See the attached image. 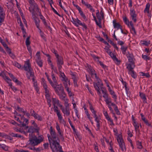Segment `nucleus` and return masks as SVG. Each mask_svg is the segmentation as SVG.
<instances>
[{"mask_svg": "<svg viewBox=\"0 0 152 152\" xmlns=\"http://www.w3.org/2000/svg\"><path fill=\"white\" fill-rule=\"evenodd\" d=\"M150 7V4L149 3H148L147 4L144 10V12H147L148 14L149 13V9Z\"/></svg>", "mask_w": 152, "mask_h": 152, "instance_id": "f704fd0d", "label": "nucleus"}, {"mask_svg": "<svg viewBox=\"0 0 152 152\" xmlns=\"http://www.w3.org/2000/svg\"><path fill=\"white\" fill-rule=\"evenodd\" d=\"M110 47V46H109V47L105 46V47L104 48V49L106 52L107 53H109L111 51V50L109 49Z\"/></svg>", "mask_w": 152, "mask_h": 152, "instance_id": "6e6d98bb", "label": "nucleus"}, {"mask_svg": "<svg viewBox=\"0 0 152 152\" xmlns=\"http://www.w3.org/2000/svg\"><path fill=\"white\" fill-rule=\"evenodd\" d=\"M95 21L96 24L100 28H101L102 27L101 26V21H99L98 22L97 21V20L96 19L94 20Z\"/></svg>", "mask_w": 152, "mask_h": 152, "instance_id": "052dcab7", "label": "nucleus"}, {"mask_svg": "<svg viewBox=\"0 0 152 152\" xmlns=\"http://www.w3.org/2000/svg\"><path fill=\"white\" fill-rule=\"evenodd\" d=\"M113 23L114 26V28H116L117 30L121 28V27H122V26L119 23H117L116 22L115 20H113Z\"/></svg>", "mask_w": 152, "mask_h": 152, "instance_id": "2f4dec72", "label": "nucleus"}, {"mask_svg": "<svg viewBox=\"0 0 152 152\" xmlns=\"http://www.w3.org/2000/svg\"><path fill=\"white\" fill-rule=\"evenodd\" d=\"M117 140L122 151L123 152L126 151V148L122 135L119 134L117 138Z\"/></svg>", "mask_w": 152, "mask_h": 152, "instance_id": "20e7f679", "label": "nucleus"}, {"mask_svg": "<svg viewBox=\"0 0 152 152\" xmlns=\"http://www.w3.org/2000/svg\"><path fill=\"white\" fill-rule=\"evenodd\" d=\"M133 124L134 127L135 131L136 132H137L139 134H140V129H139V125L137 122L136 121L133 123Z\"/></svg>", "mask_w": 152, "mask_h": 152, "instance_id": "bb28decb", "label": "nucleus"}, {"mask_svg": "<svg viewBox=\"0 0 152 152\" xmlns=\"http://www.w3.org/2000/svg\"><path fill=\"white\" fill-rule=\"evenodd\" d=\"M54 105V111L56 113L57 116L58 117V120L60 121H64V119H62V117L61 116V113L60 111L58 110V108L57 106Z\"/></svg>", "mask_w": 152, "mask_h": 152, "instance_id": "2eb2a0df", "label": "nucleus"}, {"mask_svg": "<svg viewBox=\"0 0 152 152\" xmlns=\"http://www.w3.org/2000/svg\"><path fill=\"white\" fill-rule=\"evenodd\" d=\"M142 58L145 60L147 61L150 60V58L148 56L146 55H144L142 54Z\"/></svg>", "mask_w": 152, "mask_h": 152, "instance_id": "603ef678", "label": "nucleus"}, {"mask_svg": "<svg viewBox=\"0 0 152 152\" xmlns=\"http://www.w3.org/2000/svg\"><path fill=\"white\" fill-rule=\"evenodd\" d=\"M96 17L98 19L99 21H101L102 19H103L101 16L100 15V14H99L98 12V13H96Z\"/></svg>", "mask_w": 152, "mask_h": 152, "instance_id": "13d9d810", "label": "nucleus"}, {"mask_svg": "<svg viewBox=\"0 0 152 152\" xmlns=\"http://www.w3.org/2000/svg\"><path fill=\"white\" fill-rule=\"evenodd\" d=\"M26 129L27 130L26 132L27 133H29V134H34L33 133L36 132L38 133H39V128H35L33 126H31L28 127L27 126L26 128Z\"/></svg>", "mask_w": 152, "mask_h": 152, "instance_id": "423d86ee", "label": "nucleus"}, {"mask_svg": "<svg viewBox=\"0 0 152 152\" xmlns=\"http://www.w3.org/2000/svg\"><path fill=\"white\" fill-rule=\"evenodd\" d=\"M50 7H51L52 10L53 12L56 13V15L59 16H60V15L58 12L53 7H52V5L51 4V3L50 2Z\"/></svg>", "mask_w": 152, "mask_h": 152, "instance_id": "de8ad7c7", "label": "nucleus"}, {"mask_svg": "<svg viewBox=\"0 0 152 152\" xmlns=\"http://www.w3.org/2000/svg\"><path fill=\"white\" fill-rule=\"evenodd\" d=\"M9 86H10V88L14 91H17V89L15 87L13 86L12 85V83H9Z\"/></svg>", "mask_w": 152, "mask_h": 152, "instance_id": "5fc2aeb1", "label": "nucleus"}, {"mask_svg": "<svg viewBox=\"0 0 152 152\" xmlns=\"http://www.w3.org/2000/svg\"><path fill=\"white\" fill-rule=\"evenodd\" d=\"M34 19L37 28H38L39 26L40 20L38 18L36 17H34Z\"/></svg>", "mask_w": 152, "mask_h": 152, "instance_id": "72a5a7b5", "label": "nucleus"}, {"mask_svg": "<svg viewBox=\"0 0 152 152\" xmlns=\"http://www.w3.org/2000/svg\"><path fill=\"white\" fill-rule=\"evenodd\" d=\"M59 100L56 98H52V102L54 105L58 104H59Z\"/></svg>", "mask_w": 152, "mask_h": 152, "instance_id": "a19ab883", "label": "nucleus"}, {"mask_svg": "<svg viewBox=\"0 0 152 152\" xmlns=\"http://www.w3.org/2000/svg\"><path fill=\"white\" fill-rule=\"evenodd\" d=\"M75 7L78 10L81 16L84 19H86V17L85 14L83 13V12L81 10V8L77 5L75 6Z\"/></svg>", "mask_w": 152, "mask_h": 152, "instance_id": "b1692460", "label": "nucleus"}, {"mask_svg": "<svg viewBox=\"0 0 152 152\" xmlns=\"http://www.w3.org/2000/svg\"><path fill=\"white\" fill-rule=\"evenodd\" d=\"M72 20L71 21L76 26L78 27L79 25L81 24V21L79 20L78 18L76 19H74V18L72 17Z\"/></svg>", "mask_w": 152, "mask_h": 152, "instance_id": "4be33fe9", "label": "nucleus"}, {"mask_svg": "<svg viewBox=\"0 0 152 152\" xmlns=\"http://www.w3.org/2000/svg\"><path fill=\"white\" fill-rule=\"evenodd\" d=\"M13 64L15 66L17 67L19 69H20L21 67V65L20 64H18L17 62H15Z\"/></svg>", "mask_w": 152, "mask_h": 152, "instance_id": "0e129e2a", "label": "nucleus"}, {"mask_svg": "<svg viewBox=\"0 0 152 152\" xmlns=\"http://www.w3.org/2000/svg\"><path fill=\"white\" fill-rule=\"evenodd\" d=\"M130 15L132 18V20L135 23L137 22V15L136 13V12L134 9H131L130 10Z\"/></svg>", "mask_w": 152, "mask_h": 152, "instance_id": "ddd939ff", "label": "nucleus"}, {"mask_svg": "<svg viewBox=\"0 0 152 152\" xmlns=\"http://www.w3.org/2000/svg\"><path fill=\"white\" fill-rule=\"evenodd\" d=\"M51 76L52 77V79L53 81V83H54V84H57V82L56 80L55 75L53 73V71L52 72Z\"/></svg>", "mask_w": 152, "mask_h": 152, "instance_id": "c03bdc74", "label": "nucleus"}, {"mask_svg": "<svg viewBox=\"0 0 152 152\" xmlns=\"http://www.w3.org/2000/svg\"><path fill=\"white\" fill-rule=\"evenodd\" d=\"M73 79V83L74 84V86L75 87H77V81L76 80L75 77L74 78H72Z\"/></svg>", "mask_w": 152, "mask_h": 152, "instance_id": "e2e57ef3", "label": "nucleus"}, {"mask_svg": "<svg viewBox=\"0 0 152 152\" xmlns=\"http://www.w3.org/2000/svg\"><path fill=\"white\" fill-rule=\"evenodd\" d=\"M40 52H37L36 53V56H37L36 58V61L40 67H42V60L41 59V58L40 56Z\"/></svg>", "mask_w": 152, "mask_h": 152, "instance_id": "f3484780", "label": "nucleus"}, {"mask_svg": "<svg viewBox=\"0 0 152 152\" xmlns=\"http://www.w3.org/2000/svg\"><path fill=\"white\" fill-rule=\"evenodd\" d=\"M110 94L112 96V98L115 99V101H116L117 99V96H116L114 91L112 90L111 88L108 90Z\"/></svg>", "mask_w": 152, "mask_h": 152, "instance_id": "c85d7f7f", "label": "nucleus"}, {"mask_svg": "<svg viewBox=\"0 0 152 152\" xmlns=\"http://www.w3.org/2000/svg\"><path fill=\"white\" fill-rule=\"evenodd\" d=\"M53 86H52L54 89V90L56 94L59 93V91H61V92L64 91L63 87L61 84L58 85V83L57 84H54Z\"/></svg>", "mask_w": 152, "mask_h": 152, "instance_id": "0eeeda50", "label": "nucleus"}, {"mask_svg": "<svg viewBox=\"0 0 152 152\" xmlns=\"http://www.w3.org/2000/svg\"><path fill=\"white\" fill-rule=\"evenodd\" d=\"M0 42H1L4 48L7 47L8 48V46L5 42L1 39H0Z\"/></svg>", "mask_w": 152, "mask_h": 152, "instance_id": "4d7b16f0", "label": "nucleus"}, {"mask_svg": "<svg viewBox=\"0 0 152 152\" xmlns=\"http://www.w3.org/2000/svg\"><path fill=\"white\" fill-rule=\"evenodd\" d=\"M4 80L7 82L9 84V83H11V80L7 76H6L4 78Z\"/></svg>", "mask_w": 152, "mask_h": 152, "instance_id": "864d4df0", "label": "nucleus"}, {"mask_svg": "<svg viewBox=\"0 0 152 152\" xmlns=\"http://www.w3.org/2000/svg\"><path fill=\"white\" fill-rule=\"evenodd\" d=\"M38 13L39 14V15L40 17V18L42 20L43 22L46 20L44 16L42 15L41 11Z\"/></svg>", "mask_w": 152, "mask_h": 152, "instance_id": "a18cd8bd", "label": "nucleus"}, {"mask_svg": "<svg viewBox=\"0 0 152 152\" xmlns=\"http://www.w3.org/2000/svg\"><path fill=\"white\" fill-rule=\"evenodd\" d=\"M45 26L47 29L49 30L50 31H52V29L51 27L48 24L46 21V20L43 22Z\"/></svg>", "mask_w": 152, "mask_h": 152, "instance_id": "4c0bfd02", "label": "nucleus"}, {"mask_svg": "<svg viewBox=\"0 0 152 152\" xmlns=\"http://www.w3.org/2000/svg\"><path fill=\"white\" fill-rule=\"evenodd\" d=\"M65 108L62 107L61 108V110L64 114L66 116H68L70 115V112L69 110V103L64 104Z\"/></svg>", "mask_w": 152, "mask_h": 152, "instance_id": "9d476101", "label": "nucleus"}, {"mask_svg": "<svg viewBox=\"0 0 152 152\" xmlns=\"http://www.w3.org/2000/svg\"><path fill=\"white\" fill-rule=\"evenodd\" d=\"M42 83L43 86L44 88H48V86L47 85L46 81L43 78H42Z\"/></svg>", "mask_w": 152, "mask_h": 152, "instance_id": "37998d69", "label": "nucleus"}, {"mask_svg": "<svg viewBox=\"0 0 152 152\" xmlns=\"http://www.w3.org/2000/svg\"><path fill=\"white\" fill-rule=\"evenodd\" d=\"M10 135L14 137H18L19 138H22L23 137L22 136L20 135H19L17 134H15L13 132H10L9 133Z\"/></svg>", "mask_w": 152, "mask_h": 152, "instance_id": "c9c22d12", "label": "nucleus"}, {"mask_svg": "<svg viewBox=\"0 0 152 152\" xmlns=\"http://www.w3.org/2000/svg\"><path fill=\"white\" fill-rule=\"evenodd\" d=\"M56 128L58 134H59V137L62 141H64V139L63 136V132L61 130L60 127L58 123H56Z\"/></svg>", "mask_w": 152, "mask_h": 152, "instance_id": "dca6fc26", "label": "nucleus"}, {"mask_svg": "<svg viewBox=\"0 0 152 152\" xmlns=\"http://www.w3.org/2000/svg\"><path fill=\"white\" fill-rule=\"evenodd\" d=\"M5 12L0 13V25H1V23L4 21L5 18Z\"/></svg>", "mask_w": 152, "mask_h": 152, "instance_id": "c756f323", "label": "nucleus"}, {"mask_svg": "<svg viewBox=\"0 0 152 152\" xmlns=\"http://www.w3.org/2000/svg\"><path fill=\"white\" fill-rule=\"evenodd\" d=\"M123 20L128 26L129 27V21L126 16L123 17Z\"/></svg>", "mask_w": 152, "mask_h": 152, "instance_id": "e433bc0d", "label": "nucleus"}, {"mask_svg": "<svg viewBox=\"0 0 152 152\" xmlns=\"http://www.w3.org/2000/svg\"><path fill=\"white\" fill-rule=\"evenodd\" d=\"M140 74V75H141L142 76H145L146 77H151V76L149 75V74L148 73H144L143 72H141Z\"/></svg>", "mask_w": 152, "mask_h": 152, "instance_id": "49530a36", "label": "nucleus"}, {"mask_svg": "<svg viewBox=\"0 0 152 152\" xmlns=\"http://www.w3.org/2000/svg\"><path fill=\"white\" fill-rule=\"evenodd\" d=\"M126 56L128 58V61L130 63L129 64H126V66H128L129 65H130L132 67H135V59L133 54L128 52L126 54Z\"/></svg>", "mask_w": 152, "mask_h": 152, "instance_id": "7ed1b4c3", "label": "nucleus"}, {"mask_svg": "<svg viewBox=\"0 0 152 152\" xmlns=\"http://www.w3.org/2000/svg\"><path fill=\"white\" fill-rule=\"evenodd\" d=\"M139 96L143 100V103H147V99L145 94L142 92H140Z\"/></svg>", "mask_w": 152, "mask_h": 152, "instance_id": "393cba45", "label": "nucleus"}, {"mask_svg": "<svg viewBox=\"0 0 152 152\" xmlns=\"http://www.w3.org/2000/svg\"><path fill=\"white\" fill-rule=\"evenodd\" d=\"M23 67L25 71H28L29 69H32L31 67V64L29 60L25 61Z\"/></svg>", "mask_w": 152, "mask_h": 152, "instance_id": "6ab92c4d", "label": "nucleus"}, {"mask_svg": "<svg viewBox=\"0 0 152 152\" xmlns=\"http://www.w3.org/2000/svg\"><path fill=\"white\" fill-rule=\"evenodd\" d=\"M59 96L60 99L64 102V104L68 103V99L66 98V95L64 91L57 94Z\"/></svg>", "mask_w": 152, "mask_h": 152, "instance_id": "6e6552de", "label": "nucleus"}, {"mask_svg": "<svg viewBox=\"0 0 152 152\" xmlns=\"http://www.w3.org/2000/svg\"><path fill=\"white\" fill-rule=\"evenodd\" d=\"M30 37H28L26 39V46L30 45L31 42L30 41Z\"/></svg>", "mask_w": 152, "mask_h": 152, "instance_id": "09e8293b", "label": "nucleus"}, {"mask_svg": "<svg viewBox=\"0 0 152 152\" xmlns=\"http://www.w3.org/2000/svg\"><path fill=\"white\" fill-rule=\"evenodd\" d=\"M60 1L59 2V5L60 6V7L62 8V9L64 10V12L66 13V14L67 15L69 16V14L68 12L63 7V6H62L61 3V0H59Z\"/></svg>", "mask_w": 152, "mask_h": 152, "instance_id": "ea45409f", "label": "nucleus"}, {"mask_svg": "<svg viewBox=\"0 0 152 152\" xmlns=\"http://www.w3.org/2000/svg\"><path fill=\"white\" fill-rule=\"evenodd\" d=\"M50 133L51 136L50 137L51 141L54 140H58L59 139L58 137L56 136V133L55 130L53 129L52 126L50 128Z\"/></svg>", "mask_w": 152, "mask_h": 152, "instance_id": "f8f14e48", "label": "nucleus"}, {"mask_svg": "<svg viewBox=\"0 0 152 152\" xmlns=\"http://www.w3.org/2000/svg\"><path fill=\"white\" fill-rule=\"evenodd\" d=\"M28 148L31 150L34 151L36 152H40L41 150V148L40 147L38 148H36L35 146H29Z\"/></svg>", "mask_w": 152, "mask_h": 152, "instance_id": "7c9ffc66", "label": "nucleus"}, {"mask_svg": "<svg viewBox=\"0 0 152 152\" xmlns=\"http://www.w3.org/2000/svg\"><path fill=\"white\" fill-rule=\"evenodd\" d=\"M129 26L130 25L131 27L130 29L131 32L133 34L135 35L136 34V32L135 29L134 27V25L132 21H131L129 22Z\"/></svg>", "mask_w": 152, "mask_h": 152, "instance_id": "5701e85b", "label": "nucleus"}, {"mask_svg": "<svg viewBox=\"0 0 152 152\" xmlns=\"http://www.w3.org/2000/svg\"><path fill=\"white\" fill-rule=\"evenodd\" d=\"M121 49L122 53L124 54H125L126 51L127 49V47L122 46H121Z\"/></svg>", "mask_w": 152, "mask_h": 152, "instance_id": "58836bf2", "label": "nucleus"}, {"mask_svg": "<svg viewBox=\"0 0 152 152\" xmlns=\"http://www.w3.org/2000/svg\"><path fill=\"white\" fill-rule=\"evenodd\" d=\"M29 11L31 12L33 16L34 15L36 12L38 13L41 11L38 7V5L36 3L30 6L29 7Z\"/></svg>", "mask_w": 152, "mask_h": 152, "instance_id": "39448f33", "label": "nucleus"}, {"mask_svg": "<svg viewBox=\"0 0 152 152\" xmlns=\"http://www.w3.org/2000/svg\"><path fill=\"white\" fill-rule=\"evenodd\" d=\"M94 146L95 150L97 152H99V150L98 149V144H97V143L96 142V144L94 143Z\"/></svg>", "mask_w": 152, "mask_h": 152, "instance_id": "69168bd1", "label": "nucleus"}, {"mask_svg": "<svg viewBox=\"0 0 152 152\" xmlns=\"http://www.w3.org/2000/svg\"><path fill=\"white\" fill-rule=\"evenodd\" d=\"M88 70L89 73L91 75L92 78L95 77V75H97L95 70L90 65L87 64Z\"/></svg>", "mask_w": 152, "mask_h": 152, "instance_id": "4468645a", "label": "nucleus"}, {"mask_svg": "<svg viewBox=\"0 0 152 152\" xmlns=\"http://www.w3.org/2000/svg\"><path fill=\"white\" fill-rule=\"evenodd\" d=\"M57 65L59 70H61L62 68V65L64 64L63 58L61 56L56 58Z\"/></svg>", "mask_w": 152, "mask_h": 152, "instance_id": "1a4fd4ad", "label": "nucleus"}, {"mask_svg": "<svg viewBox=\"0 0 152 152\" xmlns=\"http://www.w3.org/2000/svg\"><path fill=\"white\" fill-rule=\"evenodd\" d=\"M135 67H132L130 65L128 66H126V68L128 70L129 73L131 76L134 78H136L137 77V75L135 72L133 70Z\"/></svg>", "mask_w": 152, "mask_h": 152, "instance_id": "9b49d317", "label": "nucleus"}, {"mask_svg": "<svg viewBox=\"0 0 152 152\" xmlns=\"http://www.w3.org/2000/svg\"><path fill=\"white\" fill-rule=\"evenodd\" d=\"M60 74L61 75V77L62 78L61 80L63 81L69 82V81L68 80V78L66 77L64 73L62 72L60 70H59Z\"/></svg>", "mask_w": 152, "mask_h": 152, "instance_id": "412c9836", "label": "nucleus"}, {"mask_svg": "<svg viewBox=\"0 0 152 152\" xmlns=\"http://www.w3.org/2000/svg\"><path fill=\"white\" fill-rule=\"evenodd\" d=\"M94 86L95 89H97L100 88L101 87H102L103 86V84L102 83H99L98 82H96V83H94Z\"/></svg>", "mask_w": 152, "mask_h": 152, "instance_id": "a878e982", "label": "nucleus"}, {"mask_svg": "<svg viewBox=\"0 0 152 152\" xmlns=\"http://www.w3.org/2000/svg\"><path fill=\"white\" fill-rule=\"evenodd\" d=\"M65 89L67 92L68 94H69V96H71L72 95V93L71 90H69V88L68 87H66V88H65Z\"/></svg>", "mask_w": 152, "mask_h": 152, "instance_id": "bf43d9fd", "label": "nucleus"}, {"mask_svg": "<svg viewBox=\"0 0 152 152\" xmlns=\"http://www.w3.org/2000/svg\"><path fill=\"white\" fill-rule=\"evenodd\" d=\"M21 120H22L23 119V122L22 121L20 122V125H22L23 127H26V128L27 126V125H28V120L25 118L23 115L21 116Z\"/></svg>", "mask_w": 152, "mask_h": 152, "instance_id": "aec40b11", "label": "nucleus"}, {"mask_svg": "<svg viewBox=\"0 0 152 152\" xmlns=\"http://www.w3.org/2000/svg\"><path fill=\"white\" fill-rule=\"evenodd\" d=\"M141 43L142 45L146 46L150 44L149 43L145 41H141Z\"/></svg>", "mask_w": 152, "mask_h": 152, "instance_id": "338daca9", "label": "nucleus"}, {"mask_svg": "<svg viewBox=\"0 0 152 152\" xmlns=\"http://www.w3.org/2000/svg\"><path fill=\"white\" fill-rule=\"evenodd\" d=\"M141 142L138 141L137 142V147L139 149H142V148Z\"/></svg>", "mask_w": 152, "mask_h": 152, "instance_id": "3c124183", "label": "nucleus"}, {"mask_svg": "<svg viewBox=\"0 0 152 152\" xmlns=\"http://www.w3.org/2000/svg\"><path fill=\"white\" fill-rule=\"evenodd\" d=\"M32 116H33L35 119L39 121H42V118L36 113L32 114Z\"/></svg>", "mask_w": 152, "mask_h": 152, "instance_id": "473e14b6", "label": "nucleus"}, {"mask_svg": "<svg viewBox=\"0 0 152 152\" xmlns=\"http://www.w3.org/2000/svg\"><path fill=\"white\" fill-rule=\"evenodd\" d=\"M48 137L50 142V147L53 152H61L62 150L61 146L59 144V140H54L51 141L50 139V137L49 134H48Z\"/></svg>", "mask_w": 152, "mask_h": 152, "instance_id": "f03ea898", "label": "nucleus"}, {"mask_svg": "<svg viewBox=\"0 0 152 152\" xmlns=\"http://www.w3.org/2000/svg\"><path fill=\"white\" fill-rule=\"evenodd\" d=\"M108 54H109L114 61H116L117 62H118L119 61L118 59L116 58L115 55H114V54L112 53L111 51Z\"/></svg>", "mask_w": 152, "mask_h": 152, "instance_id": "cd10ccee", "label": "nucleus"}, {"mask_svg": "<svg viewBox=\"0 0 152 152\" xmlns=\"http://www.w3.org/2000/svg\"><path fill=\"white\" fill-rule=\"evenodd\" d=\"M95 21L96 24L100 28H101L102 27L101 26V21H99L98 22L97 21V20L96 19L94 20Z\"/></svg>", "mask_w": 152, "mask_h": 152, "instance_id": "680f3d73", "label": "nucleus"}, {"mask_svg": "<svg viewBox=\"0 0 152 152\" xmlns=\"http://www.w3.org/2000/svg\"><path fill=\"white\" fill-rule=\"evenodd\" d=\"M8 75L10 76V77L12 79V80L14 82L17 79L11 73H9Z\"/></svg>", "mask_w": 152, "mask_h": 152, "instance_id": "8fccbe9b", "label": "nucleus"}, {"mask_svg": "<svg viewBox=\"0 0 152 152\" xmlns=\"http://www.w3.org/2000/svg\"><path fill=\"white\" fill-rule=\"evenodd\" d=\"M144 123L146 124V125L147 126L152 127V126L151 125V123H150L148 122V120H146L144 122Z\"/></svg>", "mask_w": 152, "mask_h": 152, "instance_id": "774afa93", "label": "nucleus"}, {"mask_svg": "<svg viewBox=\"0 0 152 152\" xmlns=\"http://www.w3.org/2000/svg\"><path fill=\"white\" fill-rule=\"evenodd\" d=\"M105 102L106 104L108 105H110V103H111V99L110 97H108L105 99Z\"/></svg>", "mask_w": 152, "mask_h": 152, "instance_id": "79ce46f5", "label": "nucleus"}, {"mask_svg": "<svg viewBox=\"0 0 152 152\" xmlns=\"http://www.w3.org/2000/svg\"><path fill=\"white\" fill-rule=\"evenodd\" d=\"M28 138V144L31 146L38 145L42 142L44 139L42 135H39L37 137L34 134H29Z\"/></svg>", "mask_w": 152, "mask_h": 152, "instance_id": "f257e3e1", "label": "nucleus"}, {"mask_svg": "<svg viewBox=\"0 0 152 152\" xmlns=\"http://www.w3.org/2000/svg\"><path fill=\"white\" fill-rule=\"evenodd\" d=\"M26 75L27 78L31 80V77H34V72L33 69H31L28 71H26Z\"/></svg>", "mask_w": 152, "mask_h": 152, "instance_id": "a211bd4d", "label": "nucleus"}]
</instances>
